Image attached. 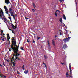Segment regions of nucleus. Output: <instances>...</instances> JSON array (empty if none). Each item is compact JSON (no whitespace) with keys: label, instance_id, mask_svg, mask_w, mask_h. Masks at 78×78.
<instances>
[{"label":"nucleus","instance_id":"f257e3e1","mask_svg":"<svg viewBox=\"0 0 78 78\" xmlns=\"http://www.w3.org/2000/svg\"><path fill=\"white\" fill-rule=\"evenodd\" d=\"M17 42L15 41H12V45L11 46V48L13 50V51H19V48L17 45H16Z\"/></svg>","mask_w":78,"mask_h":78},{"label":"nucleus","instance_id":"f03ea898","mask_svg":"<svg viewBox=\"0 0 78 78\" xmlns=\"http://www.w3.org/2000/svg\"><path fill=\"white\" fill-rule=\"evenodd\" d=\"M13 52L14 53L13 55V56H15V57H18L19 56H20V54L19 53H18V50H17L16 51H13Z\"/></svg>","mask_w":78,"mask_h":78},{"label":"nucleus","instance_id":"7ed1b4c3","mask_svg":"<svg viewBox=\"0 0 78 78\" xmlns=\"http://www.w3.org/2000/svg\"><path fill=\"white\" fill-rule=\"evenodd\" d=\"M71 37H68V38H64L63 39L64 42L66 43V42H68L70 41Z\"/></svg>","mask_w":78,"mask_h":78},{"label":"nucleus","instance_id":"20e7f679","mask_svg":"<svg viewBox=\"0 0 78 78\" xmlns=\"http://www.w3.org/2000/svg\"><path fill=\"white\" fill-rule=\"evenodd\" d=\"M3 16H4L3 11L2 9L0 10V19L2 18Z\"/></svg>","mask_w":78,"mask_h":78},{"label":"nucleus","instance_id":"39448f33","mask_svg":"<svg viewBox=\"0 0 78 78\" xmlns=\"http://www.w3.org/2000/svg\"><path fill=\"white\" fill-rule=\"evenodd\" d=\"M4 8L5 9V11L6 14H8V8H7V7H6V6H4Z\"/></svg>","mask_w":78,"mask_h":78},{"label":"nucleus","instance_id":"423d86ee","mask_svg":"<svg viewBox=\"0 0 78 78\" xmlns=\"http://www.w3.org/2000/svg\"><path fill=\"white\" fill-rule=\"evenodd\" d=\"M52 44L54 47H56V44H55V40L54 39L52 40Z\"/></svg>","mask_w":78,"mask_h":78},{"label":"nucleus","instance_id":"0eeeda50","mask_svg":"<svg viewBox=\"0 0 78 78\" xmlns=\"http://www.w3.org/2000/svg\"><path fill=\"white\" fill-rule=\"evenodd\" d=\"M9 3H10L9 0H5V3H6L7 5H8V4Z\"/></svg>","mask_w":78,"mask_h":78},{"label":"nucleus","instance_id":"6e6552de","mask_svg":"<svg viewBox=\"0 0 78 78\" xmlns=\"http://www.w3.org/2000/svg\"><path fill=\"white\" fill-rule=\"evenodd\" d=\"M69 70H70V74H72V69H71V65H70V64H69Z\"/></svg>","mask_w":78,"mask_h":78},{"label":"nucleus","instance_id":"1a4fd4ad","mask_svg":"<svg viewBox=\"0 0 78 78\" xmlns=\"http://www.w3.org/2000/svg\"><path fill=\"white\" fill-rule=\"evenodd\" d=\"M67 47H68L67 45V44H64L63 45V47L65 49V48H67Z\"/></svg>","mask_w":78,"mask_h":78},{"label":"nucleus","instance_id":"9d476101","mask_svg":"<svg viewBox=\"0 0 78 78\" xmlns=\"http://www.w3.org/2000/svg\"><path fill=\"white\" fill-rule=\"evenodd\" d=\"M0 77H1V78H3V77H4V78H6V76L3 75V74H1L0 75Z\"/></svg>","mask_w":78,"mask_h":78},{"label":"nucleus","instance_id":"9b49d317","mask_svg":"<svg viewBox=\"0 0 78 78\" xmlns=\"http://www.w3.org/2000/svg\"><path fill=\"white\" fill-rule=\"evenodd\" d=\"M14 57H12V59L11 60V63H12V61H13V60H14Z\"/></svg>","mask_w":78,"mask_h":78},{"label":"nucleus","instance_id":"f8f14e48","mask_svg":"<svg viewBox=\"0 0 78 78\" xmlns=\"http://www.w3.org/2000/svg\"><path fill=\"white\" fill-rule=\"evenodd\" d=\"M28 72V70H27V71H26V70H25V71L24 72V73L26 74H27Z\"/></svg>","mask_w":78,"mask_h":78},{"label":"nucleus","instance_id":"ddd939ff","mask_svg":"<svg viewBox=\"0 0 78 78\" xmlns=\"http://www.w3.org/2000/svg\"><path fill=\"white\" fill-rule=\"evenodd\" d=\"M59 21L61 23H62V18H60Z\"/></svg>","mask_w":78,"mask_h":78},{"label":"nucleus","instance_id":"4468645a","mask_svg":"<svg viewBox=\"0 0 78 78\" xmlns=\"http://www.w3.org/2000/svg\"><path fill=\"white\" fill-rule=\"evenodd\" d=\"M22 68L23 69V70H25V67L24 66V65L23 64V66L22 67Z\"/></svg>","mask_w":78,"mask_h":78},{"label":"nucleus","instance_id":"2eb2a0df","mask_svg":"<svg viewBox=\"0 0 78 78\" xmlns=\"http://www.w3.org/2000/svg\"><path fill=\"white\" fill-rule=\"evenodd\" d=\"M63 19H64V20H66V16H65V15H63Z\"/></svg>","mask_w":78,"mask_h":78},{"label":"nucleus","instance_id":"dca6fc26","mask_svg":"<svg viewBox=\"0 0 78 78\" xmlns=\"http://www.w3.org/2000/svg\"><path fill=\"white\" fill-rule=\"evenodd\" d=\"M33 7L34 8H36V5H35V4H34V3H33Z\"/></svg>","mask_w":78,"mask_h":78},{"label":"nucleus","instance_id":"f3484780","mask_svg":"<svg viewBox=\"0 0 78 78\" xmlns=\"http://www.w3.org/2000/svg\"><path fill=\"white\" fill-rule=\"evenodd\" d=\"M11 27H12L13 29H14V28H15L14 27H15V26H14V25L13 24H12L11 25Z\"/></svg>","mask_w":78,"mask_h":78},{"label":"nucleus","instance_id":"a211bd4d","mask_svg":"<svg viewBox=\"0 0 78 78\" xmlns=\"http://www.w3.org/2000/svg\"><path fill=\"white\" fill-rule=\"evenodd\" d=\"M9 12H12V8H9Z\"/></svg>","mask_w":78,"mask_h":78},{"label":"nucleus","instance_id":"6ab92c4d","mask_svg":"<svg viewBox=\"0 0 78 78\" xmlns=\"http://www.w3.org/2000/svg\"><path fill=\"white\" fill-rule=\"evenodd\" d=\"M7 38H9V34H8L7 35Z\"/></svg>","mask_w":78,"mask_h":78},{"label":"nucleus","instance_id":"aec40b11","mask_svg":"<svg viewBox=\"0 0 78 78\" xmlns=\"http://www.w3.org/2000/svg\"><path fill=\"white\" fill-rule=\"evenodd\" d=\"M17 23H16V24L15 25V27L14 28V29H16L17 28Z\"/></svg>","mask_w":78,"mask_h":78},{"label":"nucleus","instance_id":"412c9836","mask_svg":"<svg viewBox=\"0 0 78 78\" xmlns=\"http://www.w3.org/2000/svg\"><path fill=\"white\" fill-rule=\"evenodd\" d=\"M16 59H18V60H20V61L21 59L20 58H19L17 57L16 58Z\"/></svg>","mask_w":78,"mask_h":78},{"label":"nucleus","instance_id":"4be33fe9","mask_svg":"<svg viewBox=\"0 0 78 78\" xmlns=\"http://www.w3.org/2000/svg\"><path fill=\"white\" fill-rule=\"evenodd\" d=\"M12 64H13V65L14 66H15L16 65V64H15V63H14V62H12Z\"/></svg>","mask_w":78,"mask_h":78},{"label":"nucleus","instance_id":"5701e85b","mask_svg":"<svg viewBox=\"0 0 78 78\" xmlns=\"http://www.w3.org/2000/svg\"><path fill=\"white\" fill-rule=\"evenodd\" d=\"M11 39V38L9 37V38H7V41H8V42H9L10 41H9V39Z\"/></svg>","mask_w":78,"mask_h":78},{"label":"nucleus","instance_id":"b1692460","mask_svg":"<svg viewBox=\"0 0 78 78\" xmlns=\"http://www.w3.org/2000/svg\"><path fill=\"white\" fill-rule=\"evenodd\" d=\"M44 58L45 59H47V58H48V57H47V56H46L45 55H44Z\"/></svg>","mask_w":78,"mask_h":78},{"label":"nucleus","instance_id":"393cba45","mask_svg":"<svg viewBox=\"0 0 78 78\" xmlns=\"http://www.w3.org/2000/svg\"><path fill=\"white\" fill-rule=\"evenodd\" d=\"M9 12V13H10V14H14V13H13V12Z\"/></svg>","mask_w":78,"mask_h":78},{"label":"nucleus","instance_id":"a878e982","mask_svg":"<svg viewBox=\"0 0 78 78\" xmlns=\"http://www.w3.org/2000/svg\"><path fill=\"white\" fill-rule=\"evenodd\" d=\"M20 49L22 50H24V49L23 48V47H21Z\"/></svg>","mask_w":78,"mask_h":78},{"label":"nucleus","instance_id":"bb28decb","mask_svg":"<svg viewBox=\"0 0 78 78\" xmlns=\"http://www.w3.org/2000/svg\"><path fill=\"white\" fill-rule=\"evenodd\" d=\"M4 21H6L7 20V19H6V18H4Z\"/></svg>","mask_w":78,"mask_h":78},{"label":"nucleus","instance_id":"cd10ccee","mask_svg":"<svg viewBox=\"0 0 78 78\" xmlns=\"http://www.w3.org/2000/svg\"><path fill=\"white\" fill-rule=\"evenodd\" d=\"M37 37V40H39V39H40V38H41V37Z\"/></svg>","mask_w":78,"mask_h":78},{"label":"nucleus","instance_id":"c85d7f7f","mask_svg":"<svg viewBox=\"0 0 78 78\" xmlns=\"http://www.w3.org/2000/svg\"><path fill=\"white\" fill-rule=\"evenodd\" d=\"M27 42L28 43H30V41H29V39H27Z\"/></svg>","mask_w":78,"mask_h":78},{"label":"nucleus","instance_id":"c756f323","mask_svg":"<svg viewBox=\"0 0 78 78\" xmlns=\"http://www.w3.org/2000/svg\"><path fill=\"white\" fill-rule=\"evenodd\" d=\"M75 3H76V6H77V2H76V0H75Z\"/></svg>","mask_w":78,"mask_h":78},{"label":"nucleus","instance_id":"7c9ffc66","mask_svg":"<svg viewBox=\"0 0 78 78\" xmlns=\"http://www.w3.org/2000/svg\"><path fill=\"white\" fill-rule=\"evenodd\" d=\"M11 40H12V41H14V40H15V39H14L12 38Z\"/></svg>","mask_w":78,"mask_h":78},{"label":"nucleus","instance_id":"2f4dec72","mask_svg":"<svg viewBox=\"0 0 78 78\" xmlns=\"http://www.w3.org/2000/svg\"><path fill=\"white\" fill-rule=\"evenodd\" d=\"M58 11V12H59V10H57L56 11V12H57Z\"/></svg>","mask_w":78,"mask_h":78},{"label":"nucleus","instance_id":"473e14b6","mask_svg":"<svg viewBox=\"0 0 78 78\" xmlns=\"http://www.w3.org/2000/svg\"><path fill=\"white\" fill-rule=\"evenodd\" d=\"M16 59H15L14 60H13V61H12V62H15V61H16Z\"/></svg>","mask_w":78,"mask_h":78},{"label":"nucleus","instance_id":"72a5a7b5","mask_svg":"<svg viewBox=\"0 0 78 78\" xmlns=\"http://www.w3.org/2000/svg\"><path fill=\"white\" fill-rule=\"evenodd\" d=\"M61 64H62V65L64 64V65H65V63L64 62V63L61 62Z\"/></svg>","mask_w":78,"mask_h":78},{"label":"nucleus","instance_id":"f704fd0d","mask_svg":"<svg viewBox=\"0 0 78 78\" xmlns=\"http://www.w3.org/2000/svg\"><path fill=\"white\" fill-rule=\"evenodd\" d=\"M9 19H10V20L11 21V17H8Z\"/></svg>","mask_w":78,"mask_h":78},{"label":"nucleus","instance_id":"c9c22d12","mask_svg":"<svg viewBox=\"0 0 78 78\" xmlns=\"http://www.w3.org/2000/svg\"><path fill=\"white\" fill-rule=\"evenodd\" d=\"M3 30H1V34H3Z\"/></svg>","mask_w":78,"mask_h":78},{"label":"nucleus","instance_id":"e433bc0d","mask_svg":"<svg viewBox=\"0 0 78 78\" xmlns=\"http://www.w3.org/2000/svg\"><path fill=\"white\" fill-rule=\"evenodd\" d=\"M65 31L66 32V34L68 32L67 31V30H65Z\"/></svg>","mask_w":78,"mask_h":78},{"label":"nucleus","instance_id":"4c0bfd02","mask_svg":"<svg viewBox=\"0 0 78 78\" xmlns=\"http://www.w3.org/2000/svg\"><path fill=\"white\" fill-rule=\"evenodd\" d=\"M55 14L56 16H57V13L56 12H55Z\"/></svg>","mask_w":78,"mask_h":78},{"label":"nucleus","instance_id":"58836bf2","mask_svg":"<svg viewBox=\"0 0 78 78\" xmlns=\"http://www.w3.org/2000/svg\"><path fill=\"white\" fill-rule=\"evenodd\" d=\"M59 1L60 2V3H61L62 2V0H60Z\"/></svg>","mask_w":78,"mask_h":78},{"label":"nucleus","instance_id":"ea45409f","mask_svg":"<svg viewBox=\"0 0 78 78\" xmlns=\"http://www.w3.org/2000/svg\"><path fill=\"white\" fill-rule=\"evenodd\" d=\"M66 75H69V73L68 72H67L66 73Z\"/></svg>","mask_w":78,"mask_h":78},{"label":"nucleus","instance_id":"a19ab883","mask_svg":"<svg viewBox=\"0 0 78 78\" xmlns=\"http://www.w3.org/2000/svg\"><path fill=\"white\" fill-rule=\"evenodd\" d=\"M47 42L48 45H49V41H47Z\"/></svg>","mask_w":78,"mask_h":78},{"label":"nucleus","instance_id":"79ce46f5","mask_svg":"<svg viewBox=\"0 0 78 78\" xmlns=\"http://www.w3.org/2000/svg\"><path fill=\"white\" fill-rule=\"evenodd\" d=\"M60 36H62V34L61 32H60Z\"/></svg>","mask_w":78,"mask_h":78},{"label":"nucleus","instance_id":"37998d69","mask_svg":"<svg viewBox=\"0 0 78 78\" xmlns=\"http://www.w3.org/2000/svg\"><path fill=\"white\" fill-rule=\"evenodd\" d=\"M58 37V36H57V35H55V38H56V37Z\"/></svg>","mask_w":78,"mask_h":78},{"label":"nucleus","instance_id":"c03bdc74","mask_svg":"<svg viewBox=\"0 0 78 78\" xmlns=\"http://www.w3.org/2000/svg\"><path fill=\"white\" fill-rule=\"evenodd\" d=\"M43 64L45 66L46 65V64L45 63H43Z\"/></svg>","mask_w":78,"mask_h":78},{"label":"nucleus","instance_id":"a18cd8bd","mask_svg":"<svg viewBox=\"0 0 78 78\" xmlns=\"http://www.w3.org/2000/svg\"><path fill=\"white\" fill-rule=\"evenodd\" d=\"M25 19H28V18L26 17H25Z\"/></svg>","mask_w":78,"mask_h":78},{"label":"nucleus","instance_id":"49530a36","mask_svg":"<svg viewBox=\"0 0 78 78\" xmlns=\"http://www.w3.org/2000/svg\"><path fill=\"white\" fill-rule=\"evenodd\" d=\"M2 40H3V41H5V40H4V38H3L2 39Z\"/></svg>","mask_w":78,"mask_h":78},{"label":"nucleus","instance_id":"de8ad7c7","mask_svg":"<svg viewBox=\"0 0 78 78\" xmlns=\"http://www.w3.org/2000/svg\"><path fill=\"white\" fill-rule=\"evenodd\" d=\"M33 43H35V41L33 40Z\"/></svg>","mask_w":78,"mask_h":78},{"label":"nucleus","instance_id":"09e8293b","mask_svg":"<svg viewBox=\"0 0 78 78\" xmlns=\"http://www.w3.org/2000/svg\"><path fill=\"white\" fill-rule=\"evenodd\" d=\"M13 15H13V14H11V16H13Z\"/></svg>","mask_w":78,"mask_h":78},{"label":"nucleus","instance_id":"8fccbe9b","mask_svg":"<svg viewBox=\"0 0 78 78\" xmlns=\"http://www.w3.org/2000/svg\"><path fill=\"white\" fill-rule=\"evenodd\" d=\"M20 72H17V74H20Z\"/></svg>","mask_w":78,"mask_h":78},{"label":"nucleus","instance_id":"3c124183","mask_svg":"<svg viewBox=\"0 0 78 78\" xmlns=\"http://www.w3.org/2000/svg\"><path fill=\"white\" fill-rule=\"evenodd\" d=\"M3 64L4 66H5V67L6 66V65H5V64H4V63H3Z\"/></svg>","mask_w":78,"mask_h":78},{"label":"nucleus","instance_id":"603ef678","mask_svg":"<svg viewBox=\"0 0 78 78\" xmlns=\"http://www.w3.org/2000/svg\"><path fill=\"white\" fill-rule=\"evenodd\" d=\"M12 33H14V32L13 31V30H12Z\"/></svg>","mask_w":78,"mask_h":78},{"label":"nucleus","instance_id":"864d4df0","mask_svg":"<svg viewBox=\"0 0 78 78\" xmlns=\"http://www.w3.org/2000/svg\"><path fill=\"white\" fill-rule=\"evenodd\" d=\"M0 66L1 67H2V64H0Z\"/></svg>","mask_w":78,"mask_h":78},{"label":"nucleus","instance_id":"5fc2aeb1","mask_svg":"<svg viewBox=\"0 0 78 78\" xmlns=\"http://www.w3.org/2000/svg\"><path fill=\"white\" fill-rule=\"evenodd\" d=\"M9 30H10V31H12V30H11V29H9Z\"/></svg>","mask_w":78,"mask_h":78},{"label":"nucleus","instance_id":"6e6d98bb","mask_svg":"<svg viewBox=\"0 0 78 78\" xmlns=\"http://www.w3.org/2000/svg\"><path fill=\"white\" fill-rule=\"evenodd\" d=\"M17 14H15V16L16 17H17Z\"/></svg>","mask_w":78,"mask_h":78},{"label":"nucleus","instance_id":"4d7b16f0","mask_svg":"<svg viewBox=\"0 0 78 78\" xmlns=\"http://www.w3.org/2000/svg\"><path fill=\"white\" fill-rule=\"evenodd\" d=\"M2 38H3V35H2V36L1 37V39H2Z\"/></svg>","mask_w":78,"mask_h":78},{"label":"nucleus","instance_id":"13d9d810","mask_svg":"<svg viewBox=\"0 0 78 78\" xmlns=\"http://www.w3.org/2000/svg\"><path fill=\"white\" fill-rule=\"evenodd\" d=\"M13 19H14V20H16V19H15V17H13Z\"/></svg>","mask_w":78,"mask_h":78},{"label":"nucleus","instance_id":"bf43d9fd","mask_svg":"<svg viewBox=\"0 0 78 78\" xmlns=\"http://www.w3.org/2000/svg\"><path fill=\"white\" fill-rule=\"evenodd\" d=\"M13 19H14V20H16V19H15V17H13Z\"/></svg>","mask_w":78,"mask_h":78},{"label":"nucleus","instance_id":"052dcab7","mask_svg":"<svg viewBox=\"0 0 78 78\" xmlns=\"http://www.w3.org/2000/svg\"><path fill=\"white\" fill-rule=\"evenodd\" d=\"M45 67H46V68H47V66L46 65H45Z\"/></svg>","mask_w":78,"mask_h":78},{"label":"nucleus","instance_id":"680f3d73","mask_svg":"<svg viewBox=\"0 0 78 78\" xmlns=\"http://www.w3.org/2000/svg\"><path fill=\"white\" fill-rule=\"evenodd\" d=\"M66 77H69V75L66 76Z\"/></svg>","mask_w":78,"mask_h":78},{"label":"nucleus","instance_id":"e2e57ef3","mask_svg":"<svg viewBox=\"0 0 78 78\" xmlns=\"http://www.w3.org/2000/svg\"><path fill=\"white\" fill-rule=\"evenodd\" d=\"M10 41H9V44H10Z\"/></svg>","mask_w":78,"mask_h":78},{"label":"nucleus","instance_id":"0e129e2a","mask_svg":"<svg viewBox=\"0 0 78 78\" xmlns=\"http://www.w3.org/2000/svg\"><path fill=\"white\" fill-rule=\"evenodd\" d=\"M69 77H70L71 78H72V76H69Z\"/></svg>","mask_w":78,"mask_h":78},{"label":"nucleus","instance_id":"69168bd1","mask_svg":"<svg viewBox=\"0 0 78 78\" xmlns=\"http://www.w3.org/2000/svg\"><path fill=\"white\" fill-rule=\"evenodd\" d=\"M12 5H11L10 8H12Z\"/></svg>","mask_w":78,"mask_h":78},{"label":"nucleus","instance_id":"338daca9","mask_svg":"<svg viewBox=\"0 0 78 78\" xmlns=\"http://www.w3.org/2000/svg\"><path fill=\"white\" fill-rule=\"evenodd\" d=\"M18 48H19V45H18Z\"/></svg>","mask_w":78,"mask_h":78},{"label":"nucleus","instance_id":"774afa93","mask_svg":"<svg viewBox=\"0 0 78 78\" xmlns=\"http://www.w3.org/2000/svg\"><path fill=\"white\" fill-rule=\"evenodd\" d=\"M9 51H11V50H10V49H9Z\"/></svg>","mask_w":78,"mask_h":78}]
</instances>
